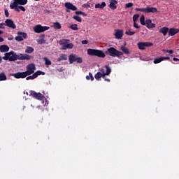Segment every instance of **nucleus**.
<instances>
[{
    "label": "nucleus",
    "instance_id": "49530a36",
    "mask_svg": "<svg viewBox=\"0 0 179 179\" xmlns=\"http://www.w3.org/2000/svg\"><path fill=\"white\" fill-rule=\"evenodd\" d=\"M5 22L4 23H0V29H5Z\"/></svg>",
    "mask_w": 179,
    "mask_h": 179
},
{
    "label": "nucleus",
    "instance_id": "79ce46f5",
    "mask_svg": "<svg viewBox=\"0 0 179 179\" xmlns=\"http://www.w3.org/2000/svg\"><path fill=\"white\" fill-rule=\"evenodd\" d=\"M18 8H20V10L22 12H26V8L22 6H18Z\"/></svg>",
    "mask_w": 179,
    "mask_h": 179
},
{
    "label": "nucleus",
    "instance_id": "603ef678",
    "mask_svg": "<svg viewBox=\"0 0 179 179\" xmlns=\"http://www.w3.org/2000/svg\"><path fill=\"white\" fill-rule=\"evenodd\" d=\"M100 73L102 74V75H104V73H106L104 72V69H100Z\"/></svg>",
    "mask_w": 179,
    "mask_h": 179
},
{
    "label": "nucleus",
    "instance_id": "c756f323",
    "mask_svg": "<svg viewBox=\"0 0 179 179\" xmlns=\"http://www.w3.org/2000/svg\"><path fill=\"white\" fill-rule=\"evenodd\" d=\"M73 19L76 20V22H79L80 23L82 22V17H80L79 15H73Z\"/></svg>",
    "mask_w": 179,
    "mask_h": 179
},
{
    "label": "nucleus",
    "instance_id": "f257e3e1",
    "mask_svg": "<svg viewBox=\"0 0 179 179\" xmlns=\"http://www.w3.org/2000/svg\"><path fill=\"white\" fill-rule=\"evenodd\" d=\"M88 55H91V57H99V58H106V55H109V57H121V55H124V53L117 49L115 48H109L106 50V51L103 52V50H97V49H88L87 50Z\"/></svg>",
    "mask_w": 179,
    "mask_h": 179
},
{
    "label": "nucleus",
    "instance_id": "052dcab7",
    "mask_svg": "<svg viewBox=\"0 0 179 179\" xmlns=\"http://www.w3.org/2000/svg\"><path fill=\"white\" fill-rule=\"evenodd\" d=\"M173 61H179V59L177 58V57H173Z\"/></svg>",
    "mask_w": 179,
    "mask_h": 179
},
{
    "label": "nucleus",
    "instance_id": "0e129e2a",
    "mask_svg": "<svg viewBox=\"0 0 179 179\" xmlns=\"http://www.w3.org/2000/svg\"><path fill=\"white\" fill-rule=\"evenodd\" d=\"M2 62V57H0V63Z\"/></svg>",
    "mask_w": 179,
    "mask_h": 179
},
{
    "label": "nucleus",
    "instance_id": "6ab92c4d",
    "mask_svg": "<svg viewBox=\"0 0 179 179\" xmlns=\"http://www.w3.org/2000/svg\"><path fill=\"white\" fill-rule=\"evenodd\" d=\"M66 59H68V56L66 54H60L57 61V62H61V61H66Z\"/></svg>",
    "mask_w": 179,
    "mask_h": 179
},
{
    "label": "nucleus",
    "instance_id": "c03bdc74",
    "mask_svg": "<svg viewBox=\"0 0 179 179\" xmlns=\"http://www.w3.org/2000/svg\"><path fill=\"white\" fill-rule=\"evenodd\" d=\"M1 34H3V31L0 30V36ZM3 41V38L0 36V43H2Z\"/></svg>",
    "mask_w": 179,
    "mask_h": 179
},
{
    "label": "nucleus",
    "instance_id": "412c9836",
    "mask_svg": "<svg viewBox=\"0 0 179 179\" xmlns=\"http://www.w3.org/2000/svg\"><path fill=\"white\" fill-rule=\"evenodd\" d=\"M10 9H14L15 12H20V8H19V6L15 3H11L10 4Z\"/></svg>",
    "mask_w": 179,
    "mask_h": 179
},
{
    "label": "nucleus",
    "instance_id": "680f3d73",
    "mask_svg": "<svg viewBox=\"0 0 179 179\" xmlns=\"http://www.w3.org/2000/svg\"><path fill=\"white\" fill-rule=\"evenodd\" d=\"M162 51L163 52H169V50H166V49H164Z\"/></svg>",
    "mask_w": 179,
    "mask_h": 179
},
{
    "label": "nucleus",
    "instance_id": "bb28decb",
    "mask_svg": "<svg viewBox=\"0 0 179 179\" xmlns=\"http://www.w3.org/2000/svg\"><path fill=\"white\" fill-rule=\"evenodd\" d=\"M34 52V48L30 46H27L25 50V52H27V54H31V52Z\"/></svg>",
    "mask_w": 179,
    "mask_h": 179
},
{
    "label": "nucleus",
    "instance_id": "f704fd0d",
    "mask_svg": "<svg viewBox=\"0 0 179 179\" xmlns=\"http://www.w3.org/2000/svg\"><path fill=\"white\" fill-rule=\"evenodd\" d=\"M43 59L45 65H51V60L48 59L47 57H44Z\"/></svg>",
    "mask_w": 179,
    "mask_h": 179
},
{
    "label": "nucleus",
    "instance_id": "72a5a7b5",
    "mask_svg": "<svg viewBox=\"0 0 179 179\" xmlns=\"http://www.w3.org/2000/svg\"><path fill=\"white\" fill-rule=\"evenodd\" d=\"M162 61H163V59H162V57H159V58H155L154 59V64H160V62H162Z\"/></svg>",
    "mask_w": 179,
    "mask_h": 179
},
{
    "label": "nucleus",
    "instance_id": "4be33fe9",
    "mask_svg": "<svg viewBox=\"0 0 179 179\" xmlns=\"http://www.w3.org/2000/svg\"><path fill=\"white\" fill-rule=\"evenodd\" d=\"M8 51H9V46H8V45H0V52H8Z\"/></svg>",
    "mask_w": 179,
    "mask_h": 179
},
{
    "label": "nucleus",
    "instance_id": "ea45409f",
    "mask_svg": "<svg viewBox=\"0 0 179 179\" xmlns=\"http://www.w3.org/2000/svg\"><path fill=\"white\" fill-rule=\"evenodd\" d=\"M67 49L72 50L73 48V45L72 43H67Z\"/></svg>",
    "mask_w": 179,
    "mask_h": 179
},
{
    "label": "nucleus",
    "instance_id": "7c9ffc66",
    "mask_svg": "<svg viewBox=\"0 0 179 179\" xmlns=\"http://www.w3.org/2000/svg\"><path fill=\"white\" fill-rule=\"evenodd\" d=\"M69 42V40L68 39H62L60 41L61 45H66Z\"/></svg>",
    "mask_w": 179,
    "mask_h": 179
},
{
    "label": "nucleus",
    "instance_id": "09e8293b",
    "mask_svg": "<svg viewBox=\"0 0 179 179\" xmlns=\"http://www.w3.org/2000/svg\"><path fill=\"white\" fill-rule=\"evenodd\" d=\"M63 45L62 48V50H68L67 45Z\"/></svg>",
    "mask_w": 179,
    "mask_h": 179
},
{
    "label": "nucleus",
    "instance_id": "2f4dec72",
    "mask_svg": "<svg viewBox=\"0 0 179 179\" xmlns=\"http://www.w3.org/2000/svg\"><path fill=\"white\" fill-rule=\"evenodd\" d=\"M53 27H55V29H61L62 26H61V24L59 22H56L54 23Z\"/></svg>",
    "mask_w": 179,
    "mask_h": 179
},
{
    "label": "nucleus",
    "instance_id": "aec40b11",
    "mask_svg": "<svg viewBox=\"0 0 179 179\" xmlns=\"http://www.w3.org/2000/svg\"><path fill=\"white\" fill-rule=\"evenodd\" d=\"M106 6L107 4L104 1L101 3H99L95 5V9H104V8H106Z\"/></svg>",
    "mask_w": 179,
    "mask_h": 179
},
{
    "label": "nucleus",
    "instance_id": "a19ab883",
    "mask_svg": "<svg viewBox=\"0 0 179 179\" xmlns=\"http://www.w3.org/2000/svg\"><path fill=\"white\" fill-rule=\"evenodd\" d=\"M4 13H5L6 17H9V11H8V9L4 10Z\"/></svg>",
    "mask_w": 179,
    "mask_h": 179
},
{
    "label": "nucleus",
    "instance_id": "e433bc0d",
    "mask_svg": "<svg viewBox=\"0 0 179 179\" xmlns=\"http://www.w3.org/2000/svg\"><path fill=\"white\" fill-rule=\"evenodd\" d=\"M138 19H139V15L138 14H135L133 16V21L134 22H138Z\"/></svg>",
    "mask_w": 179,
    "mask_h": 179
},
{
    "label": "nucleus",
    "instance_id": "8fccbe9b",
    "mask_svg": "<svg viewBox=\"0 0 179 179\" xmlns=\"http://www.w3.org/2000/svg\"><path fill=\"white\" fill-rule=\"evenodd\" d=\"M57 71L58 72H62V71H64V69H62V67H60V68L57 69Z\"/></svg>",
    "mask_w": 179,
    "mask_h": 179
},
{
    "label": "nucleus",
    "instance_id": "4468645a",
    "mask_svg": "<svg viewBox=\"0 0 179 179\" xmlns=\"http://www.w3.org/2000/svg\"><path fill=\"white\" fill-rule=\"evenodd\" d=\"M115 38H117V40H121L122 38V36H124V31L121 29H115Z\"/></svg>",
    "mask_w": 179,
    "mask_h": 179
},
{
    "label": "nucleus",
    "instance_id": "a18cd8bd",
    "mask_svg": "<svg viewBox=\"0 0 179 179\" xmlns=\"http://www.w3.org/2000/svg\"><path fill=\"white\" fill-rule=\"evenodd\" d=\"M90 75V79L91 80H94V77H93V74H92V73H89Z\"/></svg>",
    "mask_w": 179,
    "mask_h": 179
},
{
    "label": "nucleus",
    "instance_id": "1a4fd4ad",
    "mask_svg": "<svg viewBox=\"0 0 179 179\" xmlns=\"http://www.w3.org/2000/svg\"><path fill=\"white\" fill-rule=\"evenodd\" d=\"M139 50H145L146 47H152L153 43L150 42H139L137 44Z\"/></svg>",
    "mask_w": 179,
    "mask_h": 179
},
{
    "label": "nucleus",
    "instance_id": "bf43d9fd",
    "mask_svg": "<svg viewBox=\"0 0 179 179\" xmlns=\"http://www.w3.org/2000/svg\"><path fill=\"white\" fill-rule=\"evenodd\" d=\"M86 80H90V76H86Z\"/></svg>",
    "mask_w": 179,
    "mask_h": 179
},
{
    "label": "nucleus",
    "instance_id": "423d86ee",
    "mask_svg": "<svg viewBox=\"0 0 179 179\" xmlns=\"http://www.w3.org/2000/svg\"><path fill=\"white\" fill-rule=\"evenodd\" d=\"M34 71H36V64L34 63H31L27 66V71H25L28 76L34 74Z\"/></svg>",
    "mask_w": 179,
    "mask_h": 179
},
{
    "label": "nucleus",
    "instance_id": "e2e57ef3",
    "mask_svg": "<svg viewBox=\"0 0 179 179\" xmlns=\"http://www.w3.org/2000/svg\"><path fill=\"white\" fill-rule=\"evenodd\" d=\"M45 35L42 34V35H41V36H40V37H45Z\"/></svg>",
    "mask_w": 179,
    "mask_h": 179
},
{
    "label": "nucleus",
    "instance_id": "ddd939ff",
    "mask_svg": "<svg viewBox=\"0 0 179 179\" xmlns=\"http://www.w3.org/2000/svg\"><path fill=\"white\" fill-rule=\"evenodd\" d=\"M5 26L9 27L10 29H16V24H15V22L10 19H7L5 21Z\"/></svg>",
    "mask_w": 179,
    "mask_h": 179
},
{
    "label": "nucleus",
    "instance_id": "4c0bfd02",
    "mask_svg": "<svg viewBox=\"0 0 179 179\" xmlns=\"http://www.w3.org/2000/svg\"><path fill=\"white\" fill-rule=\"evenodd\" d=\"M132 6H134V3H126L125 5V8H132Z\"/></svg>",
    "mask_w": 179,
    "mask_h": 179
},
{
    "label": "nucleus",
    "instance_id": "20e7f679",
    "mask_svg": "<svg viewBox=\"0 0 179 179\" xmlns=\"http://www.w3.org/2000/svg\"><path fill=\"white\" fill-rule=\"evenodd\" d=\"M69 61L70 64H73V62H77V64H82L83 62V59H82V57H78L76 55L71 54L69 56Z\"/></svg>",
    "mask_w": 179,
    "mask_h": 179
},
{
    "label": "nucleus",
    "instance_id": "a211bd4d",
    "mask_svg": "<svg viewBox=\"0 0 179 179\" xmlns=\"http://www.w3.org/2000/svg\"><path fill=\"white\" fill-rule=\"evenodd\" d=\"M169 27H164L162 28H160L159 30V33H162L164 37L167 36V33L169 34Z\"/></svg>",
    "mask_w": 179,
    "mask_h": 179
},
{
    "label": "nucleus",
    "instance_id": "f8f14e48",
    "mask_svg": "<svg viewBox=\"0 0 179 179\" xmlns=\"http://www.w3.org/2000/svg\"><path fill=\"white\" fill-rule=\"evenodd\" d=\"M11 76H13L15 79H24V78H27L28 76L26 71H24L13 73L11 74Z\"/></svg>",
    "mask_w": 179,
    "mask_h": 179
},
{
    "label": "nucleus",
    "instance_id": "a878e982",
    "mask_svg": "<svg viewBox=\"0 0 179 179\" xmlns=\"http://www.w3.org/2000/svg\"><path fill=\"white\" fill-rule=\"evenodd\" d=\"M94 78L96 80H100L101 78L104 79V74H102L100 72H98L96 74H95Z\"/></svg>",
    "mask_w": 179,
    "mask_h": 179
},
{
    "label": "nucleus",
    "instance_id": "de8ad7c7",
    "mask_svg": "<svg viewBox=\"0 0 179 179\" xmlns=\"http://www.w3.org/2000/svg\"><path fill=\"white\" fill-rule=\"evenodd\" d=\"M134 27H135V29H139V26L136 22H134Z\"/></svg>",
    "mask_w": 179,
    "mask_h": 179
},
{
    "label": "nucleus",
    "instance_id": "9d476101",
    "mask_svg": "<svg viewBox=\"0 0 179 179\" xmlns=\"http://www.w3.org/2000/svg\"><path fill=\"white\" fill-rule=\"evenodd\" d=\"M30 96H32L36 100H44V95L40 92H36L35 91H30Z\"/></svg>",
    "mask_w": 179,
    "mask_h": 179
},
{
    "label": "nucleus",
    "instance_id": "3c124183",
    "mask_svg": "<svg viewBox=\"0 0 179 179\" xmlns=\"http://www.w3.org/2000/svg\"><path fill=\"white\" fill-rule=\"evenodd\" d=\"M89 41L87 40L82 41V44H87Z\"/></svg>",
    "mask_w": 179,
    "mask_h": 179
},
{
    "label": "nucleus",
    "instance_id": "69168bd1",
    "mask_svg": "<svg viewBox=\"0 0 179 179\" xmlns=\"http://www.w3.org/2000/svg\"><path fill=\"white\" fill-rule=\"evenodd\" d=\"M34 1H40V0H34Z\"/></svg>",
    "mask_w": 179,
    "mask_h": 179
},
{
    "label": "nucleus",
    "instance_id": "58836bf2",
    "mask_svg": "<svg viewBox=\"0 0 179 179\" xmlns=\"http://www.w3.org/2000/svg\"><path fill=\"white\" fill-rule=\"evenodd\" d=\"M38 44H45V40L44 38H41L38 41Z\"/></svg>",
    "mask_w": 179,
    "mask_h": 179
},
{
    "label": "nucleus",
    "instance_id": "39448f33",
    "mask_svg": "<svg viewBox=\"0 0 179 179\" xmlns=\"http://www.w3.org/2000/svg\"><path fill=\"white\" fill-rule=\"evenodd\" d=\"M49 29L50 27H43L41 24H38L34 27V31L35 33H44V31H47V30H49Z\"/></svg>",
    "mask_w": 179,
    "mask_h": 179
},
{
    "label": "nucleus",
    "instance_id": "393cba45",
    "mask_svg": "<svg viewBox=\"0 0 179 179\" xmlns=\"http://www.w3.org/2000/svg\"><path fill=\"white\" fill-rule=\"evenodd\" d=\"M121 51L124 52V54L129 55L131 54V51H129V49L128 48L124 47V46H121L120 48Z\"/></svg>",
    "mask_w": 179,
    "mask_h": 179
},
{
    "label": "nucleus",
    "instance_id": "6e6552de",
    "mask_svg": "<svg viewBox=\"0 0 179 179\" xmlns=\"http://www.w3.org/2000/svg\"><path fill=\"white\" fill-rule=\"evenodd\" d=\"M17 34H18V36L15 38L16 41H23V40H26V38H27V33L18 31Z\"/></svg>",
    "mask_w": 179,
    "mask_h": 179
},
{
    "label": "nucleus",
    "instance_id": "c85d7f7f",
    "mask_svg": "<svg viewBox=\"0 0 179 179\" xmlns=\"http://www.w3.org/2000/svg\"><path fill=\"white\" fill-rule=\"evenodd\" d=\"M140 23L142 26H146V22H145V15H141L140 18Z\"/></svg>",
    "mask_w": 179,
    "mask_h": 179
},
{
    "label": "nucleus",
    "instance_id": "4d7b16f0",
    "mask_svg": "<svg viewBox=\"0 0 179 179\" xmlns=\"http://www.w3.org/2000/svg\"><path fill=\"white\" fill-rule=\"evenodd\" d=\"M104 80H106V82H110V79L109 78H106V76H105V78H103Z\"/></svg>",
    "mask_w": 179,
    "mask_h": 179
},
{
    "label": "nucleus",
    "instance_id": "9b49d317",
    "mask_svg": "<svg viewBox=\"0 0 179 179\" xmlns=\"http://www.w3.org/2000/svg\"><path fill=\"white\" fill-rule=\"evenodd\" d=\"M65 8H66V11L69 13L71 10L75 11L78 9V7L72 4L71 3L66 2L64 4Z\"/></svg>",
    "mask_w": 179,
    "mask_h": 179
},
{
    "label": "nucleus",
    "instance_id": "f03ea898",
    "mask_svg": "<svg viewBox=\"0 0 179 179\" xmlns=\"http://www.w3.org/2000/svg\"><path fill=\"white\" fill-rule=\"evenodd\" d=\"M31 55L22 53L17 55L15 54V52L13 51L5 53L4 57H3L4 61H17V59H20V61H29L31 59Z\"/></svg>",
    "mask_w": 179,
    "mask_h": 179
},
{
    "label": "nucleus",
    "instance_id": "b1692460",
    "mask_svg": "<svg viewBox=\"0 0 179 179\" xmlns=\"http://www.w3.org/2000/svg\"><path fill=\"white\" fill-rule=\"evenodd\" d=\"M105 68L106 69V71L103 74V79L106 78V76H108V75H110V73H111V68H110V66H108V65H106Z\"/></svg>",
    "mask_w": 179,
    "mask_h": 179
},
{
    "label": "nucleus",
    "instance_id": "864d4df0",
    "mask_svg": "<svg viewBox=\"0 0 179 179\" xmlns=\"http://www.w3.org/2000/svg\"><path fill=\"white\" fill-rule=\"evenodd\" d=\"M75 13L76 15H82L83 11H76Z\"/></svg>",
    "mask_w": 179,
    "mask_h": 179
},
{
    "label": "nucleus",
    "instance_id": "5701e85b",
    "mask_svg": "<svg viewBox=\"0 0 179 179\" xmlns=\"http://www.w3.org/2000/svg\"><path fill=\"white\" fill-rule=\"evenodd\" d=\"M13 3L16 5H26L27 0H14Z\"/></svg>",
    "mask_w": 179,
    "mask_h": 179
},
{
    "label": "nucleus",
    "instance_id": "0eeeda50",
    "mask_svg": "<svg viewBox=\"0 0 179 179\" xmlns=\"http://www.w3.org/2000/svg\"><path fill=\"white\" fill-rule=\"evenodd\" d=\"M39 75H45V73L38 70L36 72H35L34 74H32V76H29L27 77L26 80H33L36 79V78H38L39 76Z\"/></svg>",
    "mask_w": 179,
    "mask_h": 179
},
{
    "label": "nucleus",
    "instance_id": "dca6fc26",
    "mask_svg": "<svg viewBox=\"0 0 179 179\" xmlns=\"http://www.w3.org/2000/svg\"><path fill=\"white\" fill-rule=\"evenodd\" d=\"M117 3H118V1L116 0H110L109 8L112 9V10H115L117 9Z\"/></svg>",
    "mask_w": 179,
    "mask_h": 179
},
{
    "label": "nucleus",
    "instance_id": "cd10ccee",
    "mask_svg": "<svg viewBox=\"0 0 179 179\" xmlns=\"http://www.w3.org/2000/svg\"><path fill=\"white\" fill-rule=\"evenodd\" d=\"M6 79H8V77H6L5 73H0V82L6 80Z\"/></svg>",
    "mask_w": 179,
    "mask_h": 179
},
{
    "label": "nucleus",
    "instance_id": "13d9d810",
    "mask_svg": "<svg viewBox=\"0 0 179 179\" xmlns=\"http://www.w3.org/2000/svg\"><path fill=\"white\" fill-rule=\"evenodd\" d=\"M83 16L86 17L87 16V14H86L85 12L83 11V13L81 14Z\"/></svg>",
    "mask_w": 179,
    "mask_h": 179
},
{
    "label": "nucleus",
    "instance_id": "c9c22d12",
    "mask_svg": "<svg viewBox=\"0 0 179 179\" xmlns=\"http://www.w3.org/2000/svg\"><path fill=\"white\" fill-rule=\"evenodd\" d=\"M125 34H127V36H134L135 31H131V30L126 31Z\"/></svg>",
    "mask_w": 179,
    "mask_h": 179
},
{
    "label": "nucleus",
    "instance_id": "473e14b6",
    "mask_svg": "<svg viewBox=\"0 0 179 179\" xmlns=\"http://www.w3.org/2000/svg\"><path fill=\"white\" fill-rule=\"evenodd\" d=\"M69 27L70 29H71V30H79V28H78L77 24H73Z\"/></svg>",
    "mask_w": 179,
    "mask_h": 179
},
{
    "label": "nucleus",
    "instance_id": "5fc2aeb1",
    "mask_svg": "<svg viewBox=\"0 0 179 179\" xmlns=\"http://www.w3.org/2000/svg\"><path fill=\"white\" fill-rule=\"evenodd\" d=\"M174 51L173 50H168V54H173Z\"/></svg>",
    "mask_w": 179,
    "mask_h": 179
},
{
    "label": "nucleus",
    "instance_id": "2eb2a0df",
    "mask_svg": "<svg viewBox=\"0 0 179 179\" xmlns=\"http://www.w3.org/2000/svg\"><path fill=\"white\" fill-rule=\"evenodd\" d=\"M145 23H146V27L148 29H155V27H156V24L152 23V20L150 19L146 20Z\"/></svg>",
    "mask_w": 179,
    "mask_h": 179
},
{
    "label": "nucleus",
    "instance_id": "f3484780",
    "mask_svg": "<svg viewBox=\"0 0 179 179\" xmlns=\"http://www.w3.org/2000/svg\"><path fill=\"white\" fill-rule=\"evenodd\" d=\"M179 33V29L171 28L169 29V36H173Z\"/></svg>",
    "mask_w": 179,
    "mask_h": 179
},
{
    "label": "nucleus",
    "instance_id": "37998d69",
    "mask_svg": "<svg viewBox=\"0 0 179 179\" xmlns=\"http://www.w3.org/2000/svg\"><path fill=\"white\" fill-rule=\"evenodd\" d=\"M161 58L162 61H165V60L169 61V59H170V57H161Z\"/></svg>",
    "mask_w": 179,
    "mask_h": 179
},
{
    "label": "nucleus",
    "instance_id": "7ed1b4c3",
    "mask_svg": "<svg viewBox=\"0 0 179 179\" xmlns=\"http://www.w3.org/2000/svg\"><path fill=\"white\" fill-rule=\"evenodd\" d=\"M137 12H144V13H157L159 12L155 7H147L142 8H136Z\"/></svg>",
    "mask_w": 179,
    "mask_h": 179
},
{
    "label": "nucleus",
    "instance_id": "6e6d98bb",
    "mask_svg": "<svg viewBox=\"0 0 179 179\" xmlns=\"http://www.w3.org/2000/svg\"><path fill=\"white\" fill-rule=\"evenodd\" d=\"M8 41H12V40H13V36L9 37V38H8Z\"/></svg>",
    "mask_w": 179,
    "mask_h": 179
}]
</instances>
